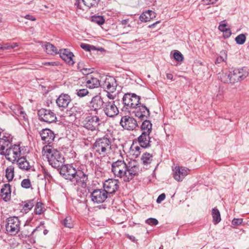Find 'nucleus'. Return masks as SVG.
I'll return each mask as SVG.
<instances>
[{
	"label": "nucleus",
	"instance_id": "nucleus-50",
	"mask_svg": "<svg viewBox=\"0 0 249 249\" xmlns=\"http://www.w3.org/2000/svg\"><path fill=\"white\" fill-rule=\"evenodd\" d=\"M242 218H234L231 222L232 224L234 226H239L242 223Z\"/></svg>",
	"mask_w": 249,
	"mask_h": 249
},
{
	"label": "nucleus",
	"instance_id": "nucleus-60",
	"mask_svg": "<svg viewBox=\"0 0 249 249\" xmlns=\"http://www.w3.org/2000/svg\"><path fill=\"white\" fill-rule=\"evenodd\" d=\"M126 237L133 242H136L137 241L135 237L133 235H129L127 234Z\"/></svg>",
	"mask_w": 249,
	"mask_h": 249
},
{
	"label": "nucleus",
	"instance_id": "nucleus-55",
	"mask_svg": "<svg viewBox=\"0 0 249 249\" xmlns=\"http://www.w3.org/2000/svg\"><path fill=\"white\" fill-rule=\"evenodd\" d=\"M42 65H43L44 66H57L58 63L57 62H43Z\"/></svg>",
	"mask_w": 249,
	"mask_h": 249
},
{
	"label": "nucleus",
	"instance_id": "nucleus-16",
	"mask_svg": "<svg viewBox=\"0 0 249 249\" xmlns=\"http://www.w3.org/2000/svg\"><path fill=\"white\" fill-rule=\"evenodd\" d=\"M139 172V167L138 165L129 163L127 165L126 175L124 181L129 182L132 180L135 176L138 175Z\"/></svg>",
	"mask_w": 249,
	"mask_h": 249
},
{
	"label": "nucleus",
	"instance_id": "nucleus-53",
	"mask_svg": "<svg viewBox=\"0 0 249 249\" xmlns=\"http://www.w3.org/2000/svg\"><path fill=\"white\" fill-rule=\"evenodd\" d=\"M165 198V195L163 193V194H160L158 196V197L156 201L158 203H160L162 201L164 200Z\"/></svg>",
	"mask_w": 249,
	"mask_h": 249
},
{
	"label": "nucleus",
	"instance_id": "nucleus-38",
	"mask_svg": "<svg viewBox=\"0 0 249 249\" xmlns=\"http://www.w3.org/2000/svg\"><path fill=\"white\" fill-rule=\"evenodd\" d=\"M91 21L99 25H101L105 23V19L103 16L94 15L91 17Z\"/></svg>",
	"mask_w": 249,
	"mask_h": 249
},
{
	"label": "nucleus",
	"instance_id": "nucleus-40",
	"mask_svg": "<svg viewBox=\"0 0 249 249\" xmlns=\"http://www.w3.org/2000/svg\"><path fill=\"white\" fill-rule=\"evenodd\" d=\"M63 224L65 227L69 228H73V223L71 217L70 216H67L63 220Z\"/></svg>",
	"mask_w": 249,
	"mask_h": 249
},
{
	"label": "nucleus",
	"instance_id": "nucleus-6",
	"mask_svg": "<svg viewBox=\"0 0 249 249\" xmlns=\"http://www.w3.org/2000/svg\"><path fill=\"white\" fill-rule=\"evenodd\" d=\"M140 97L135 93H125L123 98L124 107L126 109L134 108L140 105Z\"/></svg>",
	"mask_w": 249,
	"mask_h": 249
},
{
	"label": "nucleus",
	"instance_id": "nucleus-57",
	"mask_svg": "<svg viewBox=\"0 0 249 249\" xmlns=\"http://www.w3.org/2000/svg\"><path fill=\"white\" fill-rule=\"evenodd\" d=\"M224 34V37L228 38L231 35V32L230 29H227Z\"/></svg>",
	"mask_w": 249,
	"mask_h": 249
},
{
	"label": "nucleus",
	"instance_id": "nucleus-25",
	"mask_svg": "<svg viewBox=\"0 0 249 249\" xmlns=\"http://www.w3.org/2000/svg\"><path fill=\"white\" fill-rule=\"evenodd\" d=\"M58 53H59L60 57L65 62L70 65H73L74 62L72 58L74 55L73 53L70 52L68 49H64L60 50Z\"/></svg>",
	"mask_w": 249,
	"mask_h": 249
},
{
	"label": "nucleus",
	"instance_id": "nucleus-1",
	"mask_svg": "<svg viewBox=\"0 0 249 249\" xmlns=\"http://www.w3.org/2000/svg\"><path fill=\"white\" fill-rule=\"evenodd\" d=\"M60 174L62 177L74 184L85 188L88 181V174L80 170H76L71 165H62L60 169Z\"/></svg>",
	"mask_w": 249,
	"mask_h": 249
},
{
	"label": "nucleus",
	"instance_id": "nucleus-31",
	"mask_svg": "<svg viewBox=\"0 0 249 249\" xmlns=\"http://www.w3.org/2000/svg\"><path fill=\"white\" fill-rule=\"evenodd\" d=\"M153 156L152 154L148 152H145L142 155L141 160L144 165L147 166L152 163L153 161Z\"/></svg>",
	"mask_w": 249,
	"mask_h": 249
},
{
	"label": "nucleus",
	"instance_id": "nucleus-47",
	"mask_svg": "<svg viewBox=\"0 0 249 249\" xmlns=\"http://www.w3.org/2000/svg\"><path fill=\"white\" fill-rule=\"evenodd\" d=\"M174 57L176 60L179 62L182 61L184 59L183 55L178 51L174 53Z\"/></svg>",
	"mask_w": 249,
	"mask_h": 249
},
{
	"label": "nucleus",
	"instance_id": "nucleus-2",
	"mask_svg": "<svg viewBox=\"0 0 249 249\" xmlns=\"http://www.w3.org/2000/svg\"><path fill=\"white\" fill-rule=\"evenodd\" d=\"M43 151L46 154L49 164L54 168L61 166L65 160L61 153L50 145H46L43 148Z\"/></svg>",
	"mask_w": 249,
	"mask_h": 249
},
{
	"label": "nucleus",
	"instance_id": "nucleus-63",
	"mask_svg": "<svg viewBox=\"0 0 249 249\" xmlns=\"http://www.w3.org/2000/svg\"><path fill=\"white\" fill-rule=\"evenodd\" d=\"M128 19H124L122 20L121 23L123 25H126L128 23Z\"/></svg>",
	"mask_w": 249,
	"mask_h": 249
},
{
	"label": "nucleus",
	"instance_id": "nucleus-15",
	"mask_svg": "<svg viewBox=\"0 0 249 249\" xmlns=\"http://www.w3.org/2000/svg\"><path fill=\"white\" fill-rule=\"evenodd\" d=\"M119 181L118 179H108L105 181L103 184L104 190L107 194L114 193L119 188Z\"/></svg>",
	"mask_w": 249,
	"mask_h": 249
},
{
	"label": "nucleus",
	"instance_id": "nucleus-14",
	"mask_svg": "<svg viewBox=\"0 0 249 249\" xmlns=\"http://www.w3.org/2000/svg\"><path fill=\"white\" fill-rule=\"evenodd\" d=\"M231 69L234 84L244 80L249 75L248 70L246 67L239 69Z\"/></svg>",
	"mask_w": 249,
	"mask_h": 249
},
{
	"label": "nucleus",
	"instance_id": "nucleus-58",
	"mask_svg": "<svg viewBox=\"0 0 249 249\" xmlns=\"http://www.w3.org/2000/svg\"><path fill=\"white\" fill-rule=\"evenodd\" d=\"M24 18L27 19H28V20H31V21H35L36 20V18L32 16H31L30 15H26L24 16Z\"/></svg>",
	"mask_w": 249,
	"mask_h": 249
},
{
	"label": "nucleus",
	"instance_id": "nucleus-27",
	"mask_svg": "<svg viewBox=\"0 0 249 249\" xmlns=\"http://www.w3.org/2000/svg\"><path fill=\"white\" fill-rule=\"evenodd\" d=\"M10 109L12 111V115H16L19 117L21 119L25 121L28 120L27 116L25 112L23 110V108L17 105H11L9 106Z\"/></svg>",
	"mask_w": 249,
	"mask_h": 249
},
{
	"label": "nucleus",
	"instance_id": "nucleus-34",
	"mask_svg": "<svg viewBox=\"0 0 249 249\" xmlns=\"http://www.w3.org/2000/svg\"><path fill=\"white\" fill-rule=\"evenodd\" d=\"M144 121L142 122L141 125V129L142 132H145L148 133H151L152 132V124L150 121L145 119L143 120Z\"/></svg>",
	"mask_w": 249,
	"mask_h": 249
},
{
	"label": "nucleus",
	"instance_id": "nucleus-52",
	"mask_svg": "<svg viewBox=\"0 0 249 249\" xmlns=\"http://www.w3.org/2000/svg\"><path fill=\"white\" fill-rule=\"evenodd\" d=\"M86 68L85 64L83 62H79L77 65V69L81 71Z\"/></svg>",
	"mask_w": 249,
	"mask_h": 249
},
{
	"label": "nucleus",
	"instance_id": "nucleus-39",
	"mask_svg": "<svg viewBox=\"0 0 249 249\" xmlns=\"http://www.w3.org/2000/svg\"><path fill=\"white\" fill-rule=\"evenodd\" d=\"M6 177L8 181L12 180L14 176V168L12 166L8 167L6 169Z\"/></svg>",
	"mask_w": 249,
	"mask_h": 249
},
{
	"label": "nucleus",
	"instance_id": "nucleus-23",
	"mask_svg": "<svg viewBox=\"0 0 249 249\" xmlns=\"http://www.w3.org/2000/svg\"><path fill=\"white\" fill-rule=\"evenodd\" d=\"M98 74L97 73H93L87 77V86L90 89H94L101 86L98 79Z\"/></svg>",
	"mask_w": 249,
	"mask_h": 249
},
{
	"label": "nucleus",
	"instance_id": "nucleus-41",
	"mask_svg": "<svg viewBox=\"0 0 249 249\" xmlns=\"http://www.w3.org/2000/svg\"><path fill=\"white\" fill-rule=\"evenodd\" d=\"M246 40V36L245 34H241L238 35L235 38V40L237 44H243Z\"/></svg>",
	"mask_w": 249,
	"mask_h": 249
},
{
	"label": "nucleus",
	"instance_id": "nucleus-7",
	"mask_svg": "<svg viewBox=\"0 0 249 249\" xmlns=\"http://www.w3.org/2000/svg\"><path fill=\"white\" fill-rule=\"evenodd\" d=\"M101 120L97 116H88L83 122V126L92 132L99 131Z\"/></svg>",
	"mask_w": 249,
	"mask_h": 249
},
{
	"label": "nucleus",
	"instance_id": "nucleus-35",
	"mask_svg": "<svg viewBox=\"0 0 249 249\" xmlns=\"http://www.w3.org/2000/svg\"><path fill=\"white\" fill-rule=\"evenodd\" d=\"M46 52L51 55H53L57 53V48L52 44L47 42L45 45Z\"/></svg>",
	"mask_w": 249,
	"mask_h": 249
},
{
	"label": "nucleus",
	"instance_id": "nucleus-24",
	"mask_svg": "<svg viewBox=\"0 0 249 249\" xmlns=\"http://www.w3.org/2000/svg\"><path fill=\"white\" fill-rule=\"evenodd\" d=\"M41 140L48 144L52 143L55 138L53 132L50 129H43L40 132Z\"/></svg>",
	"mask_w": 249,
	"mask_h": 249
},
{
	"label": "nucleus",
	"instance_id": "nucleus-13",
	"mask_svg": "<svg viewBox=\"0 0 249 249\" xmlns=\"http://www.w3.org/2000/svg\"><path fill=\"white\" fill-rule=\"evenodd\" d=\"M189 172L188 168L183 166H176L173 169V177L178 182L182 181Z\"/></svg>",
	"mask_w": 249,
	"mask_h": 249
},
{
	"label": "nucleus",
	"instance_id": "nucleus-10",
	"mask_svg": "<svg viewBox=\"0 0 249 249\" xmlns=\"http://www.w3.org/2000/svg\"><path fill=\"white\" fill-rule=\"evenodd\" d=\"M103 110L109 117L113 118L119 114V111L113 101H106Z\"/></svg>",
	"mask_w": 249,
	"mask_h": 249
},
{
	"label": "nucleus",
	"instance_id": "nucleus-18",
	"mask_svg": "<svg viewBox=\"0 0 249 249\" xmlns=\"http://www.w3.org/2000/svg\"><path fill=\"white\" fill-rule=\"evenodd\" d=\"M232 69H224L218 74V78L224 83L234 84Z\"/></svg>",
	"mask_w": 249,
	"mask_h": 249
},
{
	"label": "nucleus",
	"instance_id": "nucleus-33",
	"mask_svg": "<svg viewBox=\"0 0 249 249\" xmlns=\"http://www.w3.org/2000/svg\"><path fill=\"white\" fill-rule=\"evenodd\" d=\"M129 153L133 158H137L141 153V149L139 146L133 143L130 147Z\"/></svg>",
	"mask_w": 249,
	"mask_h": 249
},
{
	"label": "nucleus",
	"instance_id": "nucleus-48",
	"mask_svg": "<svg viewBox=\"0 0 249 249\" xmlns=\"http://www.w3.org/2000/svg\"><path fill=\"white\" fill-rule=\"evenodd\" d=\"M22 187L25 189H29L31 187V183L30 179H24L22 180L21 183Z\"/></svg>",
	"mask_w": 249,
	"mask_h": 249
},
{
	"label": "nucleus",
	"instance_id": "nucleus-19",
	"mask_svg": "<svg viewBox=\"0 0 249 249\" xmlns=\"http://www.w3.org/2000/svg\"><path fill=\"white\" fill-rule=\"evenodd\" d=\"M135 116L140 119L141 120L147 119L150 115L149 109L145 106L140 105L134 108Z\"/></svg>",
	"mask_w": 249,
	"mask_h": 249
},
{
	"label": "nucleus",
	"instance_id": "nucleus-22",
	"mask_svg": "<svg viewBox=\"0 0 249 249\" xmlns=\"http://www.w3.org/2000/svg\"><path fill=\"white\" fill-rule=\"evenodd\" d=\"M12 136L7 133L3 134L1 138H0V155L4 154L5 148L11 144L12 142Z\"/></svg>",
	"mask_w": 249,
	"mask_h": 249
},
{
	"label": "nucleus",
	"instance_id": "nucleus-37",
	"mask_svg": "<svg viewBox=\"0 0 249 249\" xmlns=\"http://www.w3.org/2000/svg\"><path fill=\"white\" fill-rule=\"evenodd\" d=\"M36 202L34 199H31L22 202V205L25 211L28 212L34 206Z\"/></svg>",
	"mask_w": 249,
	"mask_h": 249
},
{
	"label": "nucleus",
	"instance_id": "nucleus-49",
	"mask_svg": "<svg viewBox=\"0 0 249 249\" xmlns=\"http://www.w3.org/2000/svg\"><path fill=\"white\" fill-rule=\"evenodd\" d=\"M146 223L151 226L157 225L158 224V221L155 218H149L146 220Z\"/></svg>",
	"mask_w": 249,
	"mask_h": 249
},
{
	"label": "nucleus",
	"instance_id": "nucleus-54",
	"mask_svg": "<svg viewBox=\"0 0 249 249\" xmlns=\"http://www.w3.org/2000/svg\"><path fill=\"white\" fill-rule=\"evenodd\" d=\"M227 24L226 23L220 24L218 26V29L221 32L224 33L228 29L227 28Z\"/></svg>",
	"mask_w": 249,
	"mask_h": 249
},
{
	"label": "nucleus",
	"instance_id": "nucleus-11",
	"mask_svg": "<svg viewBox=\"0 0 249 249\" xmlns=\"http://www.w3.org/2000/svg\"><path fill=\"white\" fill-rule=\"evenodd\" d=\"M38 115L41 120L48 123H52L55 121V114L51 110L41 108L38 111Z\"/></svg>",
	"mask_w": 249,
	"mask_h": 249
},
{
	"label": "nucleus",
	"instance_id": "nucleus-30",
	"mask_svg": "<svg viewBox=\"0 0 249 249\" xmlns=\"http://www.w3.org/2000/svg\"><path fill=\"white\" fill-rule=\"evenodd\" d=\"M155 17V12L152 10H148L141 15L139 19L142 22H147Z\"/></svg>",
	"mask_w": 249,
	"mask_h": 249
},
{
	"label": "nucleus",
	"instance_id": "nucleus-44",
	"mask_svg": "<svg viewBox=\"0 0 249 249\" xmlns=\"http://www.w3.org/2000/svg\"><path fill=\"white\" fill-rule=\"evenodd\" d=\"M45 226L43 222H41L40 225L37 227L36 229H35L32 232V234H34L36 231H39L43 230V233L44 235H46L48 233V231L47 230L44 229Z\"/></svg>",
	"mask_w": 249,
	"mask_h": 249
},
{
	"label": "nucleus",
	"instance_id": "nucleus-46",
	"mask_svg": "<svg viewBox=\"0 0 249 249\" xmlns=\"http://www.w3.org/2000/svg\"><path fill=\"white\" fill-rule=\"evenodd\" d=\"M80 47H81V48H82L83 50L86 51L90 52L91 50H96L95 47H94V46L84 43H81L80 44Z\"/></svg>",
	"mask_w": 249,
	"mask_h": 249
},
{
	"label": "nucleus",
	"instance_id": "nucleus-9",
	"mask_svg": "<svg viewBox=\"0 0 249 249\" xmlns=\"http://www.w3.org/2000/svg\"><path fill=\"white\" fill-rule=\"evenodd\" d=\"M120 124L124 129L128 130H133L138 126L136 119L130 115L122 116Z\"/></svg>",
	"mask_w": 249,
	"mask_h": 249
},
{
	"label": "nucleus",
	"instance_id": "nucleus-26",
	"mask_svg": "<svg viewBox=\"0 0 249 249\" xmlns=\"http://www.w3.org/2000/svg\"><path fill=\"white\" fill-rule=\"evenodd\" d=\"M105 102L106 101H104L101 96H95L92 98L90 103V106L94 111L103 109Z\"/></svg>",
	"mask_w": 249,
	"mask_h": 249
},
{
	"label": "nucleus",
	"instance_id": "nucleus-5",
	"mask_svg": "<svg viewBox=\"0 0 249 249\" xmlns=\"http://www.w3.org/2000/svg\"><path fill=\"white\" fill-rule=\"evenodd\" d=\"M6 159L9 161L14 163L19 159L21 155V150L19 145L14 144L4 150V154Z\"/></svg>",
	"mask_w": 249,
	"mask_h": 249
},
{
	"label": "nucleus",
	"instance_id": "nucleus-36",
	"mask_svg": "<svg viewBox=\"0 0 249 249\" xmlns=\"http://www.w3.org/2000/svg\"><path fill=\"white\" fill-rule=\"evenodd\" d=\"M212 214L213 218V222L214 224H217L221 221L220 213L219 210L214 208L212 210Z\"/></svg>",
	"mask_w": 249,
	"mask_h": 249
},
{
	"label": "nucleus",
	"instance_id": "nucleus-8",
	"mask_svg": "<svg viewBox=\"0 0 249 249\" xmlns=\"http://www.w3.org/2000/svg\"><path fill=\"white\" fill-rule=\"evenodd\" d=\"M6 230L11 235H15L19 231L20 222L18 217H10L7 219Z\"/></svg>",
	"mask_w": 249,
	"mask_h": 249
},
{
	"label": "nucleus",
	"instance_id": "nucleus-28",
	"mask_svg": "<svg viewBox=\"0 0 249 249\" xmlns=\"http://www.w3.org/2000/svg\"><path fill=\"white\" fill-rule=\"evenodd\" d=\"M99 0H76L74 4L77 8L82 9V7L81 5V3L82 2L85 6L87 7L88 8H90L97 6Z\"/></svg>",
	"mask_w": 249,
	"mask_h": 249
},
{
	"label": "nucleus",
	"instance_id": "nucleus-45",
	"mask_svg": "<svg viewBox=\"0 0 249 249\" xmlns=\"http://www.w3.org/2000/svg\"><path fill=\"white\" fill-rule=\"evenodd\" d=\"M76 95L79 97H83L89 93V91L87 89H77L76 90Z\"/></svg>",
	"mask_w": 249,
	"mask_h": 249
},
{
	"label": "nucleus",
	"instance_id": "nucleus-21",
	"mask_svg": "<svg viewBox=\"0 0 249 249\" xmlns=\"http://www.w3.org/2000/svg\"><path fill=\"white\" fill-rule=\"evenodd\" d=\"M150 134L142 132L141 135L138 137V142L142 147L147 148L151 146L152 141L151 140V138L149 136Z\"/></svg>",
	"mask_w": 249,
	"mask_h": 249
},
{
	"label": "nucleus",
	"instance_id": "nucleus-43",
	"mask_svg": "<svg viewBox=\"0 0 249 249\" xmlns=\"http://www.w3.org/2000/svg\"><path fill=\"white\" fill-rule=\"evenodd\" d=\"M220 55L218 56L215 60V64H219L222 62L225 61L227 59V55L225 51H223L220 52Z\"/></svg>",
	"mask_w": 249,
	"mask_h": 249
},
{
	"label": "nucleus",
	"instance_id": "nucleus-20",
	"mask_svg": "<svg viewBox=\"0 0 249 249\" xmlns=\"http://www.w3.org/2000/svg\"><path fill=\"white\" fill-rule=\"evenodd\" d=\"M71 102V98L67 94L62 93L56 100L57 106L61 110L66 108Z\"/></svg>",
	"mask_w": 249,
	"mask_h": 249
},
{
	"label": "nucleus",
	"instance_id": "nucleus-29",
	"mask_svg": "<svg viewBox=\"0 0 249 249\" xmlns=\"http://www.w3.org/2000/svg\"><path fill=\"white\" fill-rule=\"evenodd\" d=\"M0 196L5 201L10 200L11 197V189L10 185L9 184H5L3 185L0 191Z\"/></svg>",
	"mask_w": 249,
	"mask_h": 249
},
{
	"label": "nucleus",
	"instance_id": "nucleus-64",
	"mask_svg": "<svg viewBox=\"0 0 249 249\" xmlns=\"http://www.w3.org/2000/svg\"><path fill=\"white\" fill-rule=\"evenodd\" d=\"M17 46H18V44L16 43H14L11 44H10V49L14 48Z\"/></svg>",
	"mask_w": 249,
	"mask_h": 249
},
{
	"label": "nucleus",
	"instance_id": "nucleus-17",
	"mask_svg": "<svg viewBox=\"0 0 249 249\" xmlns=\"http://www.w3.org/2000/svg\"><path fill=\"white\" fill-rule=\"evenodd\" d=\"M116 86L115 79L112 76H107L101 86L107 92H113L116 90Z\"/></svg>",
	"mask_w": 249,
	"mask_h": 249
},
{
	"label": "nucleus",
	"instance_id": "nucleus-51",
	"mask_svg": "<svg viewBox=\"0 0 249 249\" xmlns=\"http://www.w3.org/2000/svg\"><path fill=\"white\" fill-rule=\"evenodd\" d=\"M82 73L84 75H89V74L92 73L93 71L92 69L86 68L83 69V70L81 71Z\"/></svg>",
	"mask_w": 249,
	"mask_h": 249
},
{
	"label": "nucleus",
	"instance_id": "nucleus-59",
	"mask_svg": "<svg viewBox=\"0 0 249 249\" xmlns=\"http://www.w3.org/2000/svg\"><path fill=\"white\" fill-rule=\"evenodd\" d=\"M10 49V44L6 43L2 45V46L0 47L1 50H4V49Z\"/></svg>",
	"mask_w": 249,
	"mask_h": 249
},
{
	"label": "nucleus",
	"instance_id": "nucleus-32",
	"mask_svg": "<svg viewBox=\"0 0 249 249\" xmlns=\"http://www.w3.org/2000/svg\"><path fill=\"white\" fill-rule=\"evenodd\" d=\"M17 161L18 162V165L19 168L25 170L30 169V165L25 157H22L19 158Z\"/></svg>",
	"mask_w": 249,
	"mask_h": 249
},
{
	"label": "nucleus",
	"instance_id": "nucleus-3",
	"mask_svg": "<svg viewBox=\"0 0 249 249\" xmlns=\"http://www.w3.org/2000/svg\"><path fill=\"white\" fill-rule=\"evenodd\" d=\"M111 148V140L107 136L97 139L93 144V149L95 152L103 157L108 154Z\"/></svg>",
	"mask_w": 249,
	"mask_h": 249
},
{
	"label": "nucleus",
	"instance_id": "nucleus-62",
	"mask_svg": "<svg viewBox=\"0 0 249 249\" xmlns=\"http://www.w3.org/2000/svg\"><path fill=\"white\" fill-rule=\"evenodd\" d=\"M160 23V21H156V22L151 24V25H149V27L150 28H153L155 27L156 25L158 23Z\"/></svg>",
	"mask_w": 249,
	"mask_h": 249
},
{
	"label": "nucleus",
	"instance_id": "nucleus-12",
	"mask_svg": "<svg viewBox=\"0 0 249 249\" xmlns=\"http://www.w3.org/2000/svg\"><path fill=\"white\" fill-rule=\"evenodd\" d=\"M91 200L94 203H100L104 202L107 198V194L102 189H96L90 193Z\"/></svg>",
	"mask_w": 249,
	"mask_h": 249
},
{
	"label": "nucleus",
	"instance_id": "nucleus-56",
	"mask_svg": "<svg viewBox=\"0 0 249 249\" xmlns=\"http://www.w3.org/2000/svg\"><path fill=\"white\" fill-rule=\"evenodd\" d=\"M217 0H202L205 4L208 5L215 3Z\"/></svg>",
	"mask_w": 249,
	"mask_h": 249
},
{
	"label": "nucleus",
	"instance_id": "nucleus-61",
	"mask_svg": "<svg viewBox=\"0 0 249 249\" xmlns=\"http://www.w3.org/2000/svg\"><path fill=\"white\" fill-rule=\"evenodd\" d=\"M166 77L169 80H173V76L171 73H167L166 74Z\"/></svg>",
	"mask_w": 249,
	"mask_h": 249
},
{
	"label": "nucleus",
	"instance_id": "nucleus-4",
	"mask_svg": "<svg viewBox=\"0 0 249 249\" xmlns=\"http://www.w3.org/2000/svg\"><path fill=\"white\" fill-rule=\"evenodd\" d=\"M127 164L122 160H118L112 162L111 171L115 176L124 179L126 175Z\"/></svg>",
	"mask_w": 249,
	"mask_h": 249
},
{
	"label": "nucleus",
	"instance_id": "nucleus-42",
	"mask_svg": "<svg viewBox=\"0 0 249 249\" xmlns=\"http://www.w3.org/2000/svg\"><path fill=\"white\" fill-rule=\"evenodd\" d=\"M34 212L36 214H41L43 213V204L40 202H36Z\"/></svg>",
	"mask_w": 249,
	"mask_h": 249
}]
</instances>
